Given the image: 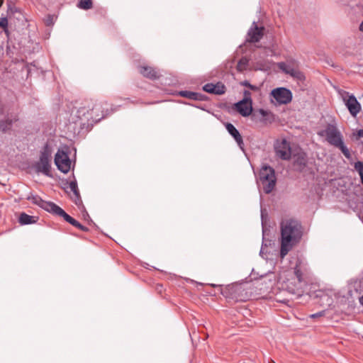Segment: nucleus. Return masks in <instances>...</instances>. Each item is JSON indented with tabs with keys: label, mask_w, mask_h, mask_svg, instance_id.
I'll use <instances>...</instances> for the list:
<instances>
[{
	"label": "nucleus",
	"mask_w": 363,
	"mask_h": 363,
	"mask_svg": "<svg viewBox=\"0 0 363 363\" xmlns=\"http://www.w3.org/2000/svg\"><path fill=\"white\" fill-rule=\"evenodd\" d=\"M278 67L284 73L291 75L294 78L301 79L303 77V74L295 66L294 62H279Z\"/></svg>",
	"instance_id": "9d476101"
},
{
	"label": "nucleus",
	"mask_w": 363,
	"mask_h": 363,
	"mask_svg": "<svg viewBox=\"0 0 363 363\" xmlns=\"http://www.w3.org/2000/svg\"><path fill=\"white\" fill-rule=\"evenodd\" d=\"M4 0H0V7L3 5Z\"/></svg>",
	"instance_id": "f704fd0d"
},
{
	"label": "nucleus",
	"mask_w": 363,
	"mask_h": 363,
	"mask_svg": "<svg viewBox=\"0 0 363 363\" xmlns=\"http://www.w3.org/2000/svg\"><path fill=\"white\" fill-rule=\"evenodd\" d=\"M259 181L266 194L271 193L276 184L275 172L269 166H263L259 171Z\"/></svg>",
	"instance_id": "7ed1b4c3"
},
{
	"label": "nucleus",
	"mask_w": 363,
	"mask_h": 363,
	"mask_svg": "<svg viewBox=\"0 0 363 363\" xmlns=\"http://www.w3.org/2000/svg\"><path fill=\"white\" fill-rule=\"evenodd\" d=\"M242 84L245 86H247L248 88H250L251 90H254V91H256V90H258V87L255 86V85H252L249 82L247 81H245L242 83Z\"/></svg>",
	"instance_id": "cd10ccee"
},
{
	"label": "nucleus",
	"mask_w": 363,
	"mask_h": 363,
	"mask_svg": "<svg viewBox=\"0 0 363 363\" xmlns=\"http://www.w3.org/2000/svg\"><path fill=\"white\" fill-rule=\"evenodd\" d=\"M225 128L228 130V133L235 139L238 146L241 149H243L244 143L242 138L240 135L239 131L236 129V128L232 123H227L225 124Z\"/></svg>",
	"instance_id": "dca6fc26"
},
{
	"label": "nucleus",
	"mask_w": 363,
	"mask_h": 363,
	"mask_svg": "<svg viewBox=\"0 0 363 363\" xmlns=\"http://www.w3.org/2000/svg\"><path fill=\"white\" fill-rule=\"evenodd\" d=\"M358 136L361 137V138H363V130H359L358 131Z\"/></svg>",
	"instance_id": "473e14b6"
},
{
	"label": "nucleus",
	"mask_w": 363,
	"mask_h": 363,
	"mask_svg": "<svg viewBox=\"0 0 363 363\" xmlns=\"http://www.w3.org/2000/svg\"><path fill=\"white\" fill-rule=\"evenodd\" d=\"M92 6L91 0H80L77 4V7L84 10L90 9L92 8Z\"/></svg>",
	"instance_id": "393cba45"
},
{
	"label": "nucleus",
	"mask_w": 363,
	"mask_h": 363,
	"mask_svg": "<svg viewBox=\"0 0 363 363\" xmlns=\"http://www.w3.org/2000/svg\"><path fill=\"white\" fill-rule=\"evenodd\" d=\"M359 30L363 32V20H362V22L359 25Z\"/></svg>",
	"instance_id": "72a5a7b5"
},
{
	"label": "nucleus",
	"mask_w": 363,
	"mask_h": 363,
	"mask_svg": "<svg viewBox=\"0 0 363 363\" xmlns=\"http://www.w3.org/2000/svg\"><path fill=\"white\" fill-rule=\"evenodd\" d=\"M272 65L273 62L271 60L259 57L255 58L254 68L257 70L268 71L272 69Z\"/></svg>",
	"instance_id": "f3484780"
},
{
	"label": "nucleus",
	"mask_w": 363,
	"mask_h": 363,
	"mask_svg": "<svg viewBox=\"0 0 363 363\" xmlns=\"http://www.w3.org/2000/svg\"><path fill=\"white\" fill-rule=\"evenodd\" d=\"M236 111L242 116H249L252 112V102L242 99L235 104Z\"/></svg>",
	"instance_id": "ddd939ff"
},
{
	"label": "nucleus",
	"mask_w": 363,
	"mask_h": 363,
	"mask_svg": "<svg viewBox=\"0 0 363 363\" xmlns=\"http://www.w3.org/2000/svg\"><path fill=\"white\" fill-rule=\"evenodd\" d=\"M17 119L15 118L14 119L7 118L4 121H1L0 122V130L3 132H6L9 130L11 127V125L13 121H16Z\"/></svg>",
	"instance_id": "5701e85b"
},
{
	"label": "nucleus",
	"mask_w": 363,
	"mask_h": 363,
	"mask_svg": "<svg viewBox=\"0 0 363 363\" xmlns=\"http://www.w3.org/2000/svg\"><path fill=\"white\" fill-rule=\"evenodd\" d=\"M280 258L283 259L302 238L301 224L294 219L283 220L280 224Z\"/></svg>",
	"instance_id": "f257e3e1"
},
{
	"label": "nucleus",
	"mask_w": 363,
	"mask_h": 363,
	"mask_svg": "<svg viewBox=\"0 0 363 363\" xmlns=\"http://www.w3.org/2000/svg\"><path fill=\"white\" fill-rule=\"evenodd\" d=\"M340 94L350 113L355 117L361 110L360 104L354 95H350L347 91H342Z\"/></svg>",
	"instance_id": "423d86ee"
},
{
	"label": "nucleus",
	"mask_w": 363,
	"mask_h": 363,
	"mask_svg": "<svg viewBox=\"0 0 363 363\" xmlns=\"http://www.w3.org/2000/svg\"><path fill=\"white\" fill-rule=\"evenodd\" d=\"M55 164L63 173H67L71 168V161L68 154L63 150H58L55 157Z\"/></svg>",
	"instance_id": "6e6552de"
},
{
	"label": "nucleus",
	"mask_w": 363,
	"mask_h": 363,
	"mask_svg": "<svg viewBox=\"0 0 363 363\" xmlns=\"http://www.w3.org/2000/svg\"><path fill=\"white\" fill-rule=\"evenodd\" d=\"M354 169L358 172L361 182L363 184V162L361 161H357L354 164Z\"/></svg>",
	"instance_id": "a878e982"
},
{
	"label": "nucleus",
	"mask_w": 363,
	"mask_h": 363,
	"mask_svg": "<svg viewBox=\"0 0 363 363\" xmlns=\"http://www.w3.org/2000/svg\"><path fill=\"white\" fill-rule=\"evenodd\" d=\"M69 223L83 231L87 230V228L83 226L81 223H79L77 220L74 219L73 218H72Z\"/></svg>",
	"instance_id": "bb28decb"
},
{
	"label": "nucleus",
	"mask_w": 363,
	"mask_h": 363,
	"mask_svg": "<svg viewBox=\"0 0 363 363\" xmlns=\"http://www.w3.org/2000/svg\"><path fill=\"white\" fill-rule=\"evenodd\" d=\"M8 26V20L6 18H0V27L6 28Z\"/></svg>",
	"instance_id": "c85d7f7f"
},
{
	"label": "nucleus",
	"mask_w": 363,
	"mask_h": 363,
	"mask_svg": "<svg viewBox=\"0 0 363 363\" xmlns=\"http://www.w3.org/2000/svg\"><path fill=\"white\" fill-rule=\"evenodd\" d=\"M101 110V105L99 104H96L94 106L90 108L89 107L87 108L86 107H80L77 111V117L79 118H84L85 120L89 121L91 120L93 121H97L100 120L99 114L96 113Z\"/></svg>",
	"instance_id": "0eeeda50"
},
{
	"label": "nucleus",
	"mask_w": 363,
	"mask_h": 363,
	"mask_svg": "<svg viewBox=\"0 0 363 363\" xmlns=\"http://www.w3.org/2000/svg\"><path fill=\"white\" fill-rule=\"evenodd\" d=\"M246 99L249 102H252L251 99V94L249 91H244V99Z\"/></svg>",
	"instance_id": "c756f323"
},
{
	"label": "nucleus",
	"mask_w": 363,
	"mask_h": 363,
	"mask_svg": "<svg viewBox=\"0 0 363 363\" xmlns=\"http://www.w3.org/2000/svg\"><path fill=\"white\" fill-rule=\"evenodd\" d=\"M323 135L328 143L339 149L346 158L351 157L350 150L344 143L343 135L335 124H328L323 131Z\"/></svg>",
	"instance_id": "f03ea898"
},
{
	"label": "nucleus",
	"mask_w": 363,
	"mask_h": 363,
	"mask_svg": "<svg viewBox=\"0 0 363 363\" xmlns=\"http://www.w3.org/2000/svg\"><path fill=\"white\" fill-rule=\"evenodd\" d=\"M51 213L54 215L59 216L60 217H62L65 220L69 223L72 218L69 215H68L62 208H61L60 206H57L55 203L53 206V208H51Z\"/></svg>",
	"instance_id": "6ab92c4d"
},
{
	"label": "nucleus",
	"mask_w": 363,
	"mask_h": 363,
	"mask_svg": "<svg viewBox=\"0 0 363 363\" xmlns=\"http://www.w3.org/2000/svg\"><path fill=\"white\" fill-rule=\"evenodd\" d=\"M28 199L33 203L38 205V206H40V208H43L44 210L49 213H50L51 208H52L53 206L55 205V203L52 202L43 200L38 195H31L28 197Z\"/></svg>",
	"instance_id": "2eb2a0df"
},
{
	"label": "nucleus",
	"mask_w": 363,
	"mask_h": 363,
	"mask_svg": "<svg viewBox=\"0 0 363 363\" xmlns=\"http://www.w3.org/2000/svg\"><path fill=\"white\" fill-rule=\"evenodd\" d=\"M259 113L263 116H265L267 114V112L263 109H260Z\"/></svg>",
	"instance_id": "2f4dec72"
},
{
	"label": "nucleus",
	"mask_w": 363,
	"mask_h": 363,
	"mask_svg": "<svg viewBox=\"0 0 363 363\" xmlns=\"http://www.w3.org/2000/svg\"><path fill=\"white\" fill-rule=\"evenodd\" d=\"M270 101L274 105L287 104L292 100L291 91L284 87H279L272 90Z\"/></svg>",
	"instance_id": "20e7f679"
},
{
	"label": "nucleus",
	"mask_w": 363,
	"mask_h": 363,
	"mask_svg": "<svg viewBox=\"0 0 363 363\" xmlns=\"http://www.w3.org/2000/svg\"><path fill=\"white\" fill-rule=\"evenodd\" d=\"M276 155L282 160H287L291 157V152L289 143L286 140L277 143L274 147Z\"/></svg>",
	"instance_id": "9b49d317"
},
{
	"label": "nucleus",
	"mask_w": 363,
	"mask_h": 363,
	"mask_svg": "<svg viewBox=\"0 0 363 363\" xmlns=\"http://www.w3.org/2000/svg\"><path fill=\"white\" fill-rule=\"evenodd\" d=\"M264 35V28L258 27L254 21L252 26L247 32V41L250 43H257L260 40Z\"/></svg>",
	"instance_id": "f8f14e48"
},
{
	"label": "nucleus",
	"mask_w": 363,
	"mask_h": 363,
	"mask_svg": "<svg viewBox=\"0 0 363 363\" xmlns=\"http://www.w3.org/2000/svg\"><path fill=\"white\" fill-rule=\"evenodd\" d=\"M203 91L210 94H223L226 88L223 84L218 82L217 84L208 83L203 86Z\"/></svg>",
	"instance_id": "4468645a"
},
{
	"label": "nucleus",
	"mask_w": 363,
	"mask_h": 363,
	"mask_svg": "<svg viewBox=\"0 0 363 363\" xmlns=\"http://www.w3.org/2000/svg\"><path fill=\"white\" fill-rule=\"evenodd\" d=\"M179 95L189 99L201 100V94L197 92L190 91H181L179 92Z\"/></svg>",
	"instance_id": "412c9836"
},
{
	"label": "nucleus",
	"mask_w": 363,
	"mask_h": 363,
	"mask_svg": "<svg viewBox=\"0 0 363 363\" xmlns=\"http://www.w3.org/2000/svg\"><path fill=\"white\" fill-rule=\"evenodd\" d=\"M263 217H264V213H263V211H262V218L263 219Z\"/></svg>",
	"instance_id": "c9c22d12"
},
{
	"label": "nucleus",
	"mask_w": 363,
	"mask_h": 363,
	"mask_svg": "<svg viewBox=\"0 0 363 363\" xmlns=\"http://www.w3.org/2000/svg\"><path fill=\"white\" fill-rule=\"evenodd\" d=\"M307 272V266L301 260H298L294 267V274L296 277V280L294 281V287L289 286L287 284V288L291 294H296L298 290L301 288V283L303 281V276Z\"/></svg>",
	"instance_id": "39448f33"
},
{
	"label": "nucleus",
	"mask_w": 363,
	"mask_h": 363,
	"mask_svg": "<svg viewBox=\"0 0 363 363\" xmlns=\"http://www.w3.org/2000/svg\"><path fill=\"white\" fill-rule=\"evenodd\" d=\"M139 72L144 77L151 79H155L160 77V74L157 71L148 66L140 67Z\"/></svg>",
	"instance_id": "a211bd4d"
},
{
	"label": "nucleus",
	"mask_w": 363,
	"mask_h": 363,
	"mask_svg": "<svg viewBox=\"0 0 363 363\" xmlns=\"http://www.w3.org/2000/svg\"><path fill=\"white\" fill-rule=\"evenodd\" d=\"M69 189L73 193L74 196V202L76 204H78V202H80V195L78 189L77 184L76 181H72L69 184Z\"/></svg>",
	"instance_id": "aec40b11"
},
{
	"label": "nucleus",
	"mask_w": 363,
	"mask_h": 363,
	"mask_svg": "<svg viewBox=\"0 0 363 363\" xmlns=\"http://www.w3.org/2000/svg\"><path fill=\"white\" fill-rule=\"evenodd\" d=\"M324 311H320V312H318V313H313V314H311L310 315V317L311 318H318V317H320V316H323L324 315Z\"/></svg>",
	"instance_id": "7c9ffc66"
},
{
	"label": "nucleus",
	"mask_w": 363,
	"mask_h": 363,
	"mask_svg": "<svg viewBox=\"0 0 363 363\" xmlns=\"http://www.w3.org/2000/svg\"><path fill=\"white\" fill-rule=\"evenodd\" d=\"M249 60L246 57H242L238 62L237 69L238 72H244L247 69Z\"/></svg>",
	"instance_id": "b1692460"
},
{
	"label": "nucleus",
	"mask_w": 363,
	"mask_h": 363,
	"mask_svg": "<svg viewBox=\"0 0 363 363\" xmlns=\"http://www.w3.org/2000/svg\"><path fill=\"white\" fill-rule=\"evenodd\" d=\"M18 220L21 225H28L35 222L33 216H29L25 213H21Z\"/></svg>",
	"instance_id": "4be33fe9"
},
{
	"label": "nucleus",
	"mask_w": 363,
	"mask_h": 363,
	"mask_svg": "<svg viewBox=\"0 0 363 363\" xmlns=\"http://www.w3.org/2000/svg\"><path fill=\"white\" fill-rule=\"evenodd\" d=\"M38 172L46 176H50V154L48 150L41 152L39 161L35 165Z\"/></svg>",
	"instance_id": "1a4fd4ad"
},
{
	"label": "nucleus",
	"mask_w": 363,
	"mask_h": 363,
	"mask_svg": "<svg viewBox=\"0 0 363 363\" xmlns=\"http://www.w3.org/2000/svg\"><path fill=\"white\" fill-rule=\"evenodd\" d=\"M291 284H294V286L295 285L294 281H291Z\"/></svg>",
	"instance_id": "e433bc0d"
}]
</instances>
